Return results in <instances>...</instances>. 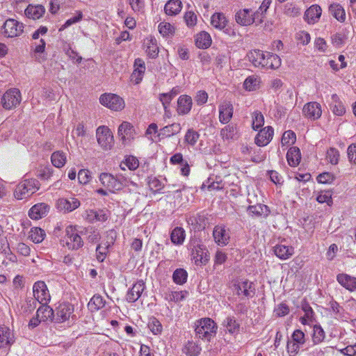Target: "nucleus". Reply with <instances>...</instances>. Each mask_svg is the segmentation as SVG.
Wrapping results in <instances>:
<instances>
[{
	"label": "nucleus",
	"instance_id": "2f4dec72",
	"mask_svg": "<svg viewBox=\"0 0 356 356\" xmlns=\"http://www.w3.org/2000/svg\"><path fill=\"white\" fill-rule=\"evenodd\" d=\"M37 316L40 317V321H46L49 319L53 320L54 318V311L47 304H42L36 312Z\"/></svg>",
	"mask_w": 356,
	"mask_h": 356
},
{
	"label": "nucleus",
	"instance_id": "b1692460",
	"mask_svg": "<svg viewBox=\"0 0 356 356\" xmlns=\"http://www.w3.org/2000/svg\"><path fill=\"white\" fill-rule=\"evenodd\" d=\"M273 252L278 258L285 260L294 254V248L292 246L278 244L274 247Z\"/></svg>",
	"mask_w": 356,
	"mask_h": 356
},
{
	"label": "nucleus",
	"instance_id": "f257e3e1",
	"mask_svg": "<svg viewBox=\"0 0 356 356\" xmlns=\"http://www.w3.org/2000/svg\"><path fill=\"white\" fill-rule=\"evenodd\" d=\"M249 60L254 67L264 69H277L281 65L280 58L273 54L267 52L264 54L262 51L255 49L248 53Z\"/></svg>",
	"mask_w": 356,
	"mask_h": 356
},
{
	"label": "nucleus",
	"instance_id": "8fccbe9b",
	"mask_svg": "<svg viewBox=\"0 0 356 356\" xmlns=\"http://www.w3.org/2000/svg\"><path fill=\"white\" fill-rule=\"evenodd\" d=\"M200 138V134L193 129H188L184 136V142L190 146H194Z\"/></svg>",
	"mask_w": 356,
	"mask_h": 356
},
{
	"label": "nucleus",
	"instance_id": "cd10ccee",
	"mask_svg": "<svg viewBox=\"0 0 356 356\" xmlns=\"http://www.w3.org/2000/svg\"><path fill=\"white\" fill-rule=\"evenodd\" d=\"M181 130V127L179 123H172L161 129L159 133V136H161L163 138H169L179 134Z\"/></svg>",
	"mask_w": 356,
	"mask_h": 356
},
{
	"label": "nucleus",
	"instance_id": "052dcab7",
	"mask_svg": "<svg viewBox=\"0 0 356 356\" xmlns=\"http://www.w3.org/2000/svg\"><path fill=\"white\" fill-rule=\"evenodd\" d=\"M195 253L193 252V259H195V261L196 264L200 262L202 264H206V263L209 261V259L207 258V252H204L203 250L200 248L199 250H195Z\"/></svg>",
	"mask_w": 356,
	"mask_h": 356
},
{
	"label": "nucleus",
	"instance_id": "1a4fd4ad",
	"mask_svg": "<svg viewBox=\"0 0 356 356\" xmlns=\"http://www.w3.org/2000/svg\"><path fill=\"white\" fill-rule=\"evenodd\" d=\"M97 139L99 145L104 149H109L113 144V136L111 130L105 127H99L97 129Z\"/></svg>",
	"mask_w": 356,
	"mask_h": 356
},
{
	"label": "nucleus",
	"instance_id": "e433bc0d",
	"mask_svg": "<svg viewBox=\"0 0 356 356\" xmlns=\"http://www.w3.org/2000/svg\"><path fill=\"white\" fill-rule=\"evenodd\" d=\"M211 44V38L208 33L202 31L197 35L195 44L198 48L206 49L208 48Z\"/></svg>",
	"mask_w": 356,
	"mask_h": 356
},
{
	"label": "nucleus",
	"instance_id": "bb28decb",
	"mask_svg": "<svg viewBox=\"0 0 356 356\" xmlns=\"http://www.w3.org/2000/svg\"><path fill=\"white\" fill-rule=\"evenodd\" d=\"M225 330L231 334H237L240 331V323L233 316H227L222 323Z\"/></svg>",
	"mask_w": 356,
	"mask_h": 356
},
{
	"label": "nucleus",
	"instance_id": "3c124183",
	"mask_svg": "<svg viewBox=\"0 0 356 356\" xmlns=\"http://www.w3.org/2000/svg\"><path fill=\"white\" fill-rule=\"evenodd\" d=\"M188 277V273L186 270L183 268H177L176 269L172 275V280L175 283L177 284H184Z\"/></svg>",
	"mask_w": 356,
	"mask_h": 356
},
{
	"label": "nucleus",
	"instance_id": "4d7b16f0",
	"mask_svg": "<svg viewBox=\"0 0 356 356\" xmlns=\"http://www.w3.org/2000/svg\"><path fill=\"white\" fill-rule=\"evenodd\" d=\"M184 19L188 27H193L197 24V15L192 11H187L185 13Z\"/></svg>",
	"mask_w": 356,
	"mask_h": 356
},
{
	"label": "nucleus",
	"instance_id": "5fc2aeb1",
	"mask_svg": "<svg viewBox=\"0 0 356 356\" xmlns=\"http://www.w3.org/2000/svg\"><path fill=\"white\" fill-rule=\"evenodd\" d=\"M264 117L259 111H255L252 114V128L257 130L264 125Z\"/></svg>",
	"mask_w": 356,
	"mask_h": 356
},
{
	"label": "nucleus",
	"instance_id": "f03ea898",
	"mask_svg": "<svg viewBox=\"0 0 356 356\" xmlns=\"http://www.w3.org/2000/svg\"><path fill=\"white\" fill-rule=\"evenodd\" d=\"M216 330V323L209 318H202L195 324L196 337L208 341L215 335Z\"/></svg>",
	"mask_w": 356,
	"mask_h": 356
},
{
	"label": "nucleus",
	"instance_id": "4be33fe9",
	"mask_svg": "<svg viewBox=\"0 0 356 356\" xmlns=\"http://www.w3.org/2000/svg\"><path fill=\"white\" fill-rule=\"evenodd\" d=\"M337 282L350 291H356V277L348 274L341 273L337 276Z\"/></svg>",
	"mask_w": 356,
	"mask_h": 356
},
{
	"label": "nucleus",
	"instance_id": "20e7f679",
	"mask_svg": "<svg viewBox=\"0 0 356 356\" xmlns=\"http://www.w3.org/2000/svg\"><path fill=\"white\" fill-rule=\"evenodd\" d=\"M102 184L106 187L111 192L121 190L124 186L127 185V180L120 176L114 177L113 175L106 172H102L99 177Z\"/></svg>",
	"mask_w": 356,
	"mask_h": 356
},
{
	"label": "nucleus",
	"instance_id": "603ef678",
	"mask_svg": "<svg viewBox=\"0 0 356 356\" xmlns=\"http://www.w3.org/2000/svg\"><path fill=\"white\" fill-rule=\"evenodd\" d=\"M139 165L138 160L136 157L134 156H129L125 159V161L122 162L120 165V167L122 170L125 169V167H127L131 170H134L138 168Z\"/></svg>",
	"mask_w": 356,
	"mask_h": 356
},
{
	"label": "nucleus",
	"instance_id": "37998d69",
	"mask_svg": "<svg viewBox=\"0 0 356 356\" xmlns=\"http://www.w3.org/2000/svg\"><path fill=\"white\" fill-rule=\"evenodd\" d=\"M332 105L331 108L334 114L341 116L346 112V108L343 104V103L340 101L338 96L337 95H333L332 96Z\"/></svg>",
	"mask_w": 356,
	"mask_h": 356
},
{
	"label": "nucleus",
	"instance_id": "a19ab883",
	"mask_svg": "<svg viewBox=\"0 0 356 356\" xmlns=\"http://www.w3.org/2000/svg\"><path fill=\"white\" fill-rule=\"evenodd\" d=\"M146 53L151 58H155L159 54V47L157 46L156 40L154 38H150L147 40L145 43Z\"/></svg>",
	"mask_w": 356,
	"mask_h": 356
},
{
	"label": "nucleus",
	"instance_id": "6e6552de",
	"mask_svg": "<svg viewBox=\"0 0 356 356\" xmlns=\"http://www.w3.org/2000/svg\"><path fill=\"white\" fill-rule=\"evenodd\" d=\"M100 103L106 107L114 111H120L124 107V102L120 96L108 93L100 96Z\"/></svg>",
	"mask_w": 356,
	"mask_h": 356
},
{
	"label": "nucleus",
	"instance_id": "7c9ffc66",
	"mask_svg": "<svg viewBox=\"0 0 356 356\" xmlns=\"http://www.w3.org/2000/svg\"><path fill=\"white\" fill-rule=\"evenodd\" d=\"M252 283L246 281L238 282L234 285V291L238 296H243L245 297L251 296L250 291Z\"/></svg>",
	"mask_w": 356,
	"mask_h": 356
},
{
	"label": "nucleus",
	"instance_id": "13d9d810",
	"mask_svg": "<svg viewBox=\"0 0 356 356\" xmlns=\"http://www.w3.org/2000/svg\"><path fill=\"white\" fill-rule=\"evenodd\" d=\"M148 327L154 334H161L163 328L161 323L155 318L149 321Z\"/></svg>",
	"mask_w": 356,
	"mask_h": 356
},
{
	"label": "nucleus",
	"instance_id": "e2e57ef3",
	"mask_svg": "<svg viewBox=\"0 0 356 356\" xmlns=\"http://www.w3.org/2000/svg\"><path fill=\"white\" fill-rule=\"evenodd\" d=\"M329 305L332 312L336 315L337 317L343 316L344 309L337 301L334 300H331L329 302Z\"/></svg>",
	"mask_w": 356,
	"mask_h": 356
},
{
	"label": "nucleus",
	"instance_id": "c756f323",
	"mask_svg": "<svg viewBox=\"0 0 356 356\" xmlns=\"http://www.w3.org/2000/svg\"><path fill=\"white\" fill-rule=\"evenodd\" d=\"M182 8V3L180 0H169L164 6L166 15L173 16L179 14Z\"/></svg>",
	"mask_w": 356,
	"mask_h": 356
},
{
	"label": "nucleus",
	"instance_id": "864d4df0",
	"mask_svg": "<svg viewBox=\"0 0 356 356\" xmlns=\"http://www.w3.org/2000/svg\"><path fill=\"white\" fill-rule=\"evenodd\" d=\"M296 140V134L291 130H288L283 134L281 142L282 145H289L294 144Z\"/></svg>",
	"mask_w": 356,
	"mask_h": 356
},
{
	"label": "nucleus",
	"instance_id": "39448f33",
	"mask_svg": "<svg viewBox=\"0 0 356 356\" xmlns=\"http://www.w3.org/2000/svg\"><path fill=\"white\" fill-rule=\"evenodd\" d=\"M77 231L78 225H69L65 229V244L70 250H79L83 245V241Z\"/></svg>",
	"mask_w": 356,
	"mask_h": 356
},
{
	"label": "nucleus",
	"instance_id": "2eb2a0df",
	"mask_svg": "<svg viewBox=\"0 0 356 356\" xmlns=\"http://www.w3.org/2000/svg\"><path fill=\"white\" fill-rule=\"evenodd\" d=\"M73 306L70 303H61L56 309L54 319L57 322H63L67 320L73 312Z\"/></svg>",
	"mask_w": 356,
	"mask_h": 356
},
{
	"label": "nucleus",
	"instance_id": "f8f14e48",
	"mask_svg": "<svg viewBox=\"0 0 356 356\" xmlns=\"http://www.w3.org/2000/svg\"><path fill=\"white\" fill-rule=\"evenodd\" d=\"M273 128L270 126L261 129L255 137V143L259 147L267 145L273 139Z\"/></svg>",
	"mask_w": 356,
	"mask_h": 356
},
{
	"label": "nucleus",
	"instance_id": "5701e85b",
	"mask_svg": "<svg viewBox=\"0 0 356 356\" xmlns=\"http://www.w3.org/2000/svg\"><path fill=\"white\" fill-rule=\"evenodd\" d=\"M49 211V207L45 203H39L33 206L29 211V216L31 219L38 220L42 218Z\"/></svg>",
	"mask_w": 356,
	"mask_h": 356
},
{
	"label": "nucleus",
	"instance_id": "4c0bfd02",
	"mask_svg": "<svg viewBox=\"0 0 356 356\" xmlns=\"http://www.w3.org/2000/svg\"><path fill=\"white\" fill-rule=\"evenodd\" d=\"M51 161L54 166L60 168L66 163V155L62 151L54 152L51 156Z\"/></svg>",
	"mask_w": 356,
	"mask_h": 356
},
{
	"label": "nucleus",
	"instance_id": "412c9836",
	"mask_svg": "<svg viewBox=\"0 0 356 356\" xmlns=\"http://www.w3.org/2000/svg\"><path fill=\"white\" fill-rule=\"evenodd\" d=\"M145 289V283L140 280L134 284L127 293L126 299L129 302H136L141 296Z\"/></svg>",
	"mask_w": 356,
	"mask_h": 356
},
{
	"label": "nucleus",
	"instance_id": "c85d7f7f",
	"mask_svg": "<svg viewBox=\"0 0 356 356\" xmlns=\"http://www.w3.org/2000/svg\"><path fill=\"white\" fill-rule=\"evenodd\" d=\"M286 159L290 166H297L300 163L301 160V154L300 149L297 147H291L286 153Z\"/></svg>",
	"mask_w": 356,
	"mask_h": 356
},
{
	"label": "nucleus",
	"instance_id": "6ab92c4d",
	"mask_svg": "<svg viewBox=\"0 0 356 356\" xmlns=\"http://www.w3.org/2000/svg\"><path fill=\"white\" fill-rule=\"evenodd\" d=\"M234 108L229 102H224L219 106V120L222 124L228 123L232 118Z\"/></svg>",
	"mask_w": 356,
	"mask_h": 356
},
{
	"label": "nucleus",
	"instance_id": "dca6fc26",
	"mask_svg": "<svg viewBox=\"0 0 356 356\" xmlns=\"http://www.w3.org/2000/svg\"><path fill=\"white\" fill-rule=\"evenodd\" d=\"M211 24L213 27L220 31H223L229 33V29L227 28L228 19L222 13H215L211 17Z\"/></svg>",
	"mask_w": 356,
	"mask_h": 356
},
{
	"label": "nucleus",
	"instance_id": "9b49d317",
	"mask_svg": "<svg viewBox=\"0 0 356 356\" xmlns=\"http://www.w3.org/2000/svg\"><path fill=\"white\" fill-rule=\"evenodd\" d=\"M236 22L242 26H249L253 23L257 24V20L251 9L244 8L238 10L235 15Z\"/></svg>",
	"mask_w": 356,
	"mask_h": 356
},
{
	"label": "nucleus",
	"instance_id": "49530a36",
	"mask_svg": "<svg viewBox=\"0 0 356 356\" xmlns=\"http://www.w3.org/2000/svg\"><path fill=\"white\" fill-rule=\"evenodd\" d=\"M46 236L44 230L40 227L31 228L29 233L30 239L35 243H41Z\"/></svg>",
	"mask_w": 356,
	"mask_h": 356
},
{
	"label": "nucleus",
	"instance_id": "6e6d98bb",
	"mask_svg": "<svg viewBox=\"0 0 356 356\" xmlns=\"http://www.w3.org/2000/svg\"><path fill=\"white\" fill-rule=\"evenodd\" d=\"M291 341L302 346L306 342L305 333L300 330H296L291 335Z\"/></svg>",
	"mask_w": 356,
	"mask_h": 356
},
{
	"label": "nucleus",
	"instance_id": "aec40b11",
	"mask_svg": "<svg viewBox=\"0 0 356 356\" xmlns=\"http://www.w3.org/2000/svg\"><path fill=\"white\" fill-rule=\"evenodd\" d=\"M193 101L192 98L186 95H181L177 100V111L179 115L188 114L192 108Z\"/></svg>",
	"mask_w": 356,
	"mask_h": 356
},
{
	"label": "nucleus",
	"instance_id": "f704fd0d",
	"mask_svg": "<svg viewBox=\"0 0 356 356\" xmlns=\"http://www.w3.org/2000/svg\"><path fill=\"white\" fill-rule=\"evenodd\" d=\"M321 8L317 5H313L305 12V17L309 23H314L321 15Z\"/></svg>",
	"mask_w": 356,
	"mask_h": 356
},
{
	"label": "nucleus",
	"instance_id": "72a5a7b5",
	"mask_svg": "<svg viewBox=\"0 0 356 356\" xmlns=\"http://www.w3.org/2000/svg\"><path fill=\"white\" fill-rule=\"evenodd\" d=\"M271 2L272 0H264L258 10L253 13V16L255 17L257 20V24H260L263 22Z\"/></svg>",
	"mask_w": 356,
	"mask_h": 356
},
{
	"label": "nucleus",
	"instance_id": "a18cd8bd",
	"mask_svg": "<svg viewBox=\"0 0 356 356\" xmlns=\"http://www.w3.org/2000/svg\"><path fill=\"white\" fill-rule=\"evenodd\" d=\"M159 33L165 38L172 37L175 31V27L168 22H162L158 26Z\"/></svg>",
	"mask_w": 356,
	"mask_h": 356
},
{
	"label": "nucleus",
	"instance_id": "de8ad7c7",
	"mask_svg": "<svg viewBox=\"0 0 356 356\" xmlns=\"http://www.w3.org/2000/svg\"><path fill=\"white\" fill-rule=\"evenodd\" d=\"M105 303L106 301L100 295H94L88 303V307L92 312L97 311L103 308Z\"/></svg>",
	"mask_w": 356,
	"mask_h": 356
},
{
	"label": "nucleus",
	"instance_id": "69168bd1",
	"mask_svg": "<svg viewBox=\"0 0 356 356\" xmlns=\"http://www.w3.org/2000/svg\"><path fill=\"white\" fill-rule=\"evenodd\" d=\"M316 200L319 203H327L331 205L332 203V194L330 191L321 192L316 197Z\"/></svg>",
	"mask_w": 356,
	"mask_h": 356
},
{
	"label": "nucleus",
	"instance_id": "338daca9",
	"mask_svg": "<svg viewBox=\"0 0 356 356\" xmlns=\"http://www.w3.org/2000/svg\"><path fill=\"white\" fill-rule=\"evenodd\" d=\"M346 40V37L344 34L342 33H335L332 37V44L337 47H341L345 44V42Z\"/></svg>",
	"mask_w": 356,
	"mask_h": 356
},
{
	"label": "nucleus",
	"instance_id": "58836bf2",
	"mask_svg": "<svg viewBox=\"0 0 356 356\" xmlns=\"http://www.w3.org/2000/svg\"><path fill=\"white\" fill-rule=\"evenodd\" d=\"M314 345H318L322 343L325 338V333L319 325H315L313 327L312 334L311 335Z\"/></svg>",
	"mask_w": 356,
	"mask_h": 356
},
{
	"label": "nucleus",
	"instance_id": "774afa93",
	"mask_svg": "<svg viewBox=\"0 0 356 356\" xmlns=\"http://www.w3.org/2000/svg\"><path fill=\"white\" fill-rule=\"evenodd\" d=\"M90 173L88 170L82 169L78 172L79 181L82 184H88L90 181Z\"/></svg>",
	"mask_w": 356,
	"mask_h": 356
},
{
	"label": "nucleus",
	"instance_id": "ddd939ff",
	"mask_svg": "<svg viewBox=\"0 0 356 356\" xmlns=\"http://www.w3.org/2000/svg\"><path fill=\"white\" fill-rule=\"evenodd\" d=\"M213 236L216 243L222 246L228 244L230 238L229 231L222 225H216L214 227Z\"/></svg>",
	"mask_w": 356,
	"mask_h": 356
},
{
	"label": "nucleus",
	"instance_id": "bf43d9fd",
	"mask_svg": "<svg viewBox=\"0 0 356 356\" xmlns=\"http://www.w3.org/2000/svg\"><path fill=\"white\" fill-rule=\"evenodd\" d=\"M326 157L330 163L336 165L339 161V152L337 149L331 147L327 151Z\"/></svg>",
	"mask_w": 356,
	"mask_h": 356
},
{
	"label": "nucleus",
	"instance_id": "0eeeda50",
	"mask_svg": "<svg viewBox=\"0 0 356 356\" xmlns=\"http://www.w3.org/2000/svg\"><path fill=\"white\" fill-rule=\"evenodd\" d=\"M24 31V24L14 19H8L1 27V32L5 37L15 38L19 36Z\"/></svg>",
	"mask_w": 356,
	"mask_h": 356
},
{
	"label": "nucleus",
	"instance_id": "09e8293b",
	"mask_svg": "<svg viewBox=\"0 0 356 356\" xmlns=\"http://www.w3.org/2000/svg\"><path fill=\"white\" fill-rule=\"evenodd\" d=\"M134 131V127L128 122H123L118 128V134L123 140L126 136H133Z\"/></svg>",
	"mask_w": 356,
	"mask_h": 356
},
{
	"label": "nucleus",
	"instance_id": "473e14b6",
	"mask_svg": "<svg viewBox=\"0 0 356 356\" xmlns=\"http://www.w3.org/2000/svg\"><path fill=\"white\" fill-rule=\"evenodd\" d=\"M248 211L252 216L261 217L262 216H267L270 211L268 207L265 204H257L256 205L249 206Z\"/></svg>",
	"mask_w": 356,
	"mask_h": 356
},
{
	"label": "nucleus",
	"instance_id": "393cba45",
	"mask_svg": "<svg viewBox=\"0 0 356 356\" xmlns=\"http://www.w3.org/2000/svg\"><path fill=\"white\" fill-rule=\"evenodd\" d=\"M45 13V8L42 5H29L25 10V15L29 19L34 20L40 19Z\"/></svg>",
	"mask_w": 356,
	"mask_h": 356
},
{
	"label": "nucleus",
	"instance_id": "c03bdc74",
	"mask_svg": "<svg viewBox=\"0 0 356 356\" xmlns=\"http://www.w3.org/2000/svg\"><path fill=\"white\" fill-rule=\"evenodd\" d=\"M236 126L232 124L227 125L220 131V136L223 140H234L236 138Z\"/></svg>",
	"mask_w": 356,
	"mask_h": 356
},
{
	"label": "nucleus",
	"instance_id": "a878e982",
	"mask_svg": "<svg viewBox=\"0 0 356 356\" xmlns=\"http://www.w3.org/2000/svg\"><path fill=\"white\" fill-rule=\"evenodd\" d=\"M134 70L131 74V79L134 80L136 83H138L143 78V75L145 70V62L143 59L138 58L134 61Z\"/></svg>",
	"mask_w": 356,
	"mask_h": 356
},
{
	"label": "nucleus",
	"instance_id": "0e129e2a",
	"mask_svg": "<svg viewBox=\"0 0 356 356\" xmlns=\"http://www.w3.org/2000/svg\"><path fill=\"white\" fill-rule=\"evenodd\" d=\"M258 84L259 81L254 76H249L244 81V87L249 91L255 90Z\"/></svg>",
	"mask_w": 356,
	"mask_h": 356
},
{
	"label": "nucleus",
	"instance_id": "423d86ee",
	"mask_svg": "<svg viewBox=\"0 0 356 356\" xmlns=\"http://www.w3.org/2000/svg\"><path fill=\"white\" fill-rule=\"evenodd\" d=\"M21 101V92L17 88L8 90L1 99V105L6 110L15 108L20 104Z\"/></svg>",
	"mask_w": 356,
	"mask_h": 356
},
{
	"label": "nucleus",
	"instance_id": "680f3d73",
	"mask_svg": "<svg viewBox=\"0 0 356 356\" xmlns=\"http://www.w3.org/2000/svg\"><path fill=\"white\" fill-rule=\"evenodd\" d=\"M148 186L151 191L154 193L160 191L163 187V184L156 177L149 178Z\"/></svg>",
	"mask_w": 356,
	"mask_h": 356
},
{
	"label": "nucleus",
	"instance_id": "7ed1b4c3",
	"mask_svg": "<svg viewBox=\"0 0 356 356\" xmlns=\"http://www.w3.org/2000/svg\"><path fill=\"white\" fill-rule=\"evenodd\" d=\"M40 188V183L35 179H27L19 182L16 186L14 195L17 200L26 199Z\"/></svg>",
	"mask_w": 356,
	"mask_h": 356
},
{
	"label": "nucleus",
	"instance_id": "9d476101",
	"mask_svg": "<svg viewBox=\"0 0 356 356\" xmlns=\"http://www.w3.org/2000/svg\"><path fill=\"white\" fill-rule=\"evenodd\" d=\"M33 293L34 298L41 304H47L50 300L49 291L44 282H35L33 286Z\"/></svg>",
	"mask_w": 356,
	"mask_h": 356
},
{
	"label": "nucleus",
	"instance_id": "79ce46f5",
	"mask_svg": "<svg viewBox=\"0 0 356 356\" xmlns=\"http://www.w3.org/2000/svg\"><path fill=\"white\" fill-rule=\"evenodd\" d=\"M170 239L172 243L181 245L185 239V231L182 227H177L171 232Z\"/></svg>",
	"mask_w": 356,
	"mask_h": 356
},
{
	"label": "nucleus",
	"instance_id": "c9c22d12",
	"mask_svg": "<svg viewBox=\"0 0 356 356\" xmlns=\"http://www.w3.org/2000/svg\"><path fill=\"white\" fill-rule=\"evenodd\" d=\"M329 11L332 15L340 22L346 20V13L343 8L337 3L331 4L329 7Z\"/></svg>",
	"mask_w": 356,
	"mask_h": 356
},
{
	"label": "nucleus",
	"instance_id": "4468645a",
	"mask_svg": "<svg viewBox=\"0 0 356 356\" xmlns=\"http://www.w3.org/2000/svg\"><path fill=\"white\" fill-rule=\"evenodd\" d=\"M57 208L64 212H71L80 206L78 199L71 197L70 198H60L57 201Z\"/></svg>",
	"mask_w": 356,
	"mask_h": 356
},
{
	"label": "nucleus",
	"instance_id": "a211bd4d",
	"mask_svg": "<svg viewBox=\"0 0 356 356\" xmlns=\"http://www.w3.org/2000/svg\"><path fill=\"white\" fill-rule=\"evenodd\" d=\"M14 341V334L10 329L0 326V348H9Z\"/></svg>",
	"mask_w": 356,
	"mask_h": 356
},
{
	"label": "nucleus",
	"instance_id": "ea45409f",
	"mask_svg": "<svg viewBox=\"0 0 356 356\" xmlns=\"http://www.w3.org/2000/svg\"><path fill=\"white\" fill-rule=\"evenodd\" d=\"M182 351L187 356H197L201 348L194 341H188L183 347Z\"/></svg>",
	"mask_w": 356,
	"mask_h": 356
},
{
	"label": "nucleus",
	"instance_id": "f3484780",
	"mask_svg": "<svg viewBox=\"0 0 356 356\" xmlns=\"http://www.w3.org/2000/svg\"><path fill=\"white\" fill-rule=\"evenodd\" d=\"M302 111L305 117L311 120H316L322 114L321 106L316 102L307 103L305 105Z\"/></svg>",
	"mask_w": 356,
	"mask_h": 356
}]
</instances>
